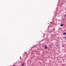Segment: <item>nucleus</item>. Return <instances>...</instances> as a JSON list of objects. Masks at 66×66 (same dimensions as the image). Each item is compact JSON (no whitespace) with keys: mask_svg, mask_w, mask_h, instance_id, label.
Returning a JSON list of instances; mask_svg holds the SVG:
<instances>
[{"mask_svg":"<svg viewBox=\"0 0 66 66\" xmlns=\"http://www.w3.org/2000/svg\"><path fill=\"white\" fill-rule=\"evenodd\" d=\"M49 47L51 48H52V45H49Z\"/></svg>","mask_w":66,"mask_h":66,"instance_id":"nucleus-2","label":"nucleus"},{"mask_svg":"<svg viewBox=\"0 0 66 66\" xmlns=\"http://www.w3.org/2000/svg\"><path fill=\"white\" fill-rule=\"evenodd\" d=\"M66 35V32H65L64 33V34H63V35Z\"/></svg>","mask_w":66,"mask_h":66,"instance_id":"nucleus-4","label":"nucleus"},{"mask_svg":"<svg viewBox=\"0 0 66 66\" xmlns=\"http://www.w3.org/2000/svg\"><path fill=\"white\" fill-rule=\"evenodd\" d=\"M63 25H64V24H61L60 26L61 27H63Z\"/></svg>","mask_w":66,"mask_h":66,"instance_id":"nucleus-3","label":"nucleus"},{"mask_svg":"<svg viewBox=\"0 0 66 66\" xmlns=\"http://www.w3.org/2000/svg\"><path fill=\"white\" fill-rule=\"evenodd\" d=\"M64 38H65V39H66V37H65Z\"/></svg>","mask_w":66,"mask_h":66,"instance_id":"nucleus-7","label":"nucleus"},{"mask_svg":"<svg viewBox=\"0 0 66 66\" xmlns=\"http://www.w3.org/2000/svg\"><path fill=\"white\" fill-rule=\"evenodd\" d=\"M63 16H64V17H66V14L64 15H63Z\"/></svg>","mask_w":66,"mask_h":66,"instance_id":"nucleus-6","label":"nucleus"},{"mask_svg":"<svg viewBox=\"0 0 66 66\" xmlns=\"http://www.w3.org/2000/svg\"><path fill=\"white\" fill-rule=\"evenodd\" d=\"M64 37H63V38H64Z\"/></svg>","mask_w":66,"mask_h":66,"instance_id":"nucleus-9","label":"nucleus"},{"mask_svg":"<svg viewBox=\"0 0 66 66\" xmlns=\"http://www.w3.org/2000/svg\"><path fill=\"white\" fill-rule=\"evenodd\" d=\"M24 52L25 53H26V52Z\"/></svg>","mask_w":66,"mask_h":66,"instance_id":"nucleus-8","label":"nucleus"},{"mask_svg":"<svg viewBox=\"0 0 66 66\" xmlns=\"http://www.w3.org/2000/svg\"><path fill=\"white\" fill-rule=\"evenodd\" d=\"M45 49H47V46H46V45H45Z\"/></svg>","mask_w":66,"mask_h":66,"instance_id":"nucleus-1","label":"nucleus"},{"mask_svg":"<svg viewBox=\"0 0 66 66\" xmlns=\"http://www.w3.org/2000/svg\"><path fill=\"white\" fill-rule=\"evenodd\" d=\"M23 65H24V63H23L22 64V66H23Z\"/></svg>","mask_w":66,"mask_h":66,"instance_id":"nucleus-5","label":"nucleus"}]
</instances>
